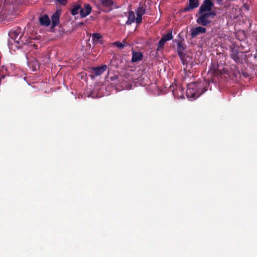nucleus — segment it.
<instances>
[{
    "instance_id": "412c9836",
    "label": "nucleus",
    "mask_w": 257,
    "mask_h": 257,
    "mask_svg": "<svg viewBox=\"0 0 257 257\" xmlns=\"http://www.w3.org/2000/svg\"><path fill=\"white\" fill-rule=\"evenodd\" d=\"M165 42H166V41H164L163 39H161L160 40V41H159L158 45V48H157L158 51H159L160 49H161L163 48Z\"/></svg>"
},
{
    "instance_id": "a211bd4d",
    "label": "nucleus",
    "mask_w": 257,
    "mask_h": 257,
    "mask_svg": "<svg viewBox=\"0 0 257 257\" xmlns=\"http://www.w3.org/2000/svg\"><path fill=\"white\" fill-rule=\"evenodd\" d=\"M81 10V7L79 5H75L73 6V8L71 10V14L72 15H76L80 13Z\"/></svg>"
},
{
    "instance_id": "393cba45",
    "label": "nucleus",
    "mask_w": 257,
    "mask_h": 257,
    "mask_svg": "<svg viewBox=\"0 0 257 257\" xmlns=\"http://www.w3.org/2000/svg\"><path fill=\"white\" fill-rule=\"evenodd\" d=\"M244 7L245 9H246L247 10H248L249 9V7L246 4H245L244 5Z\"/></svg>"
},
{
    "instance_id": "7ed1b4c3",
    "label": "nucleus",
    "mask_w": 257,
    "mask_h": 257,
    "mask_svg": "<svg viewBox=\"0 0 257 257\" xmlns=\"http://www.w3.org/2000/svg\"><path fill=\"white\" fill-rule=\"evenodd\" d=\"M182 63L184 66V70L185 72L190 71V68H192L193 65V57L192 55L188 54H183L179 53Z\"/></svg>"
},
{
    "instance_id": "6e6552de",
    "label": "nucleus",
    "mask_w": 257,
    "mask_h": 257,
    "mask_svg": "<svg viewBox=\"0 0 257 257\" xmlns=\"http://www.w3.org/2000/svg\"><path fill=\"white\" fill-rule=\"evenodd\" d=\"M136 22L140 24L142 20V16L145 13V10L143 7H140L137 10Z\"/></svg>"
},
{
    "instance_id": "9b49d317",
    "label": "nucleus",
    "mask_w": 257,
    "mask_h": 257,
    "mask_svg": "<svg viewBox=\"0 0 257 257\" xmlns=\"http://www.w3.org/2000/svg\"><path fill=\"white\" fill-rule=\"evenodd\" d=\"M92 41L95 44H102V37L99 33H94L92 35Z\"/></svg>"
},
{
    "instance_id": "6ab92c4d",
    "label": "nucleus",
    "mask_w": 257,
    "mask_h": 257,
    "mask_svg": "<svg viewBox=\"0 0 257 257\" xmlns=\"http://www.w3.org/2000/svg\"><path fill=\"white\" fill-rule=\"evenodd\" d=\"M238 54V53L237 50H232L231 51V57L235 61H237L239 60Z\"/></svg>"
},
{
    "instance_id": "1a4fd4ad",
    "label": "nucleus",
    "mask_w": 257,
    "mask_h": 257,
    "mask_svg": "<svg viewBox=\"0 0 257 257\" xmlns=\"http://www.w3.org/2000/svg\"><path fill=\"white\" fill-rule=\"evenodd\" d=\"M198 6L199 2L198 0H189V5L184 9V11H189L198 7Z\"/></svg>"
},
{
    "instance_id": "dca6fc26",
    "label": "nucleus",
    "mask_w": 257,
    "mask_h": 257,
    "mask_svg": "<svg viewBox=\"0 0 257 257\" xmlns=\"http://www.w3.org/2000/svg\"><path fill=\"white\" fill-rule=\"evenodd\" d=\"M106 65H103L100 67L94 68L93 70L96 75H99L106 70Z\"/></svg>"
},
{
    "instance_id": "b1692460",
    "label": "nucleus",
    "mask_w": 257,
    "mask_h": 257,
    "mask_svg": "<svg viewBox=\"0 0 257 257\" xmlns=\"http://www.w3.org/2000/svg\"><path fill=\"white\" fill-rule=\"evenodd\" d=\"M58 2L61 4L65 5L66 4V0H58Z\"/></svg>"
},
{
    "instance_id": "0eeeda50",
    "label": "nucleus",
    "mask_w": 257,
    "mask_h": 257,
    "mask_svg": "<svg viewBox=\"0 0 257 257\" xmlns=\"http://www.w3.org/2000/svg\"><path fill=\"white\" fill-rule=\"evenodd\" d=\"M91 11V7L88 4H85L83 8L80 11V14L82 17L88 15Z\"/></svg>"
},
{
    "instance_id": "9d476101",
    "label": "nucleus",
    "mask_w": 257,
    "mask_h": 257,
    "mask_svg": "<svg viewBox=\"0 0 257 257\" xmlns=\"http://www.w3.org/2000/svg\"><path fill=\"white\" fill-rule=\"evenodd\" d=\"M184 89L181 87H177L176 89L173 90V93L175 97H176L178 98H183L184 97Z\"/></svg>"
},
{
    "instance_id": "f8f14e48",
    "label": "nucleus",
    "mask_w": 257,
    "mask_h": 257,
    "mask_svg": "<svg viewBox=\"0 0 257 257\" xmlns=\"http://www.w3.org/2000/svg\"><path fill=\"white\" fill-rule=\"evenodd\" d=\"M60 16V13L57 11L52 16V24L53 27L57 26L59 22V18Z\"/></svg>"
},
{
    "instance_id": "f257e3e1",
    "label": "nucleus",
    "mask_w": 257,
    "mask_h": 257,
    "mask_svg": "<svg viewBox=\"0 0 257 257\" xmlns=\"http://www.w3.org/2000/svg\"><path fill=\"white\" fill-rule=\"evenodd\" d=\"M203 85L201 83H190L187 85L186 95L189 98L195 99L203 92Z\"/></svg>"
},
{
    "instance_id": "aec40b11",
    "label": "nucleus",
    "mask_w": 257,
    "mask_h": 257,
    "mask_svg": "<svg viewBox=\"0 0 257 257\" xmlns=\"http://www.w3.org/2000/svg\"><path fill=\"white\" fill-rule=\"evenodd\" d=\"M173 38L172 34L171 32H169L166 35H164L162 39H163L166 42L167 41L171 40Z\"/></svg>"
},
{
    "instance_id": "f03ea898",
    "label": "nucleus",
    "mask_w": 257,
    "mask_h": 257,
    "mask_svg": "<svg viewBox=\"0 0 257 257\" xmlns=\"http://www.w3.org/2000/svg\"><path fill=\"white\" fill-rule=\"evenodd\" d=\"M10 37L13 40L14 43L11 42V46L10 47L11 49L15 51V48L14 46H15L16 48L18 49L20 47V46L19 45L20 42L21 41V39L22 36V34H21L20 30H17L16 31H12L10 33Z\"/></svg>"
},
{
    "instance_id": "5701e85b",
    "label": "nucleus",
    "mask_w": 257,
    "mask_h": 257,
    "mask_svg": "<svg viewBox=\"0 0 257 257\" xmlns=\"http://www.w3.org/2000/svg\"><path fill=\"white\" fill-rule=\"evenodd\" d=\"M117 79H118V76L116 75L110 77V79L112 81L116 80H117Z\"/></svg>"
},
{
    "instance_id": "bb28decb",
    "label": "nucleus",
    "mask_w": 257,
    "mask_h": 257,
    "mask_svg": "<svg viewBox=\"0 0 257 257\" xmlns=\"http://www.w3.org/2000/svg\"><path fill=\"white\" fill-rule=\"evenodd\" d=\"M225 72H226V71L224 72V73H225ZM224 73V72L220 71V73Z\"/></svg>"
},
{
    "instance_id": "f3484780",
    "label": "nucleus",
    "mask_w": 257,
    "mask_h": 257,
    "mask_svg": "<svg viewBox=\"0 0 257 257\" xmlns=\"http://www.w3.org/2000/svg\"><path fill=\"white\" fill-rule=\"evenodd\" d=\"M101 4L104 6L109 10L112 9L113 3L112 0H101Z\"/></svg>"
},
{
    "instance_id": "423d86ee",
    "label": "nucleus",
    "mask_w": 257,
    "mask_h": 257,
    "mask_svg": "<svg viewBox=\"0 0 257 257\" xmlns=\"http://www.w3.org/2000/svg\"><path fill=\"white\" fill-rule=\"evenodd\" d=\"M206 31L205 28L202 27H197L191 30V35L192 37L194 38L200 34H204Z\"/></svg>"
},
{
    "instance_id": "ddd939ff",
    "label": "nucleus",
    "mask_w": 257,
    "mask_h": 257,
    "mask_svg": "<svg viewBox=\"0 0 257 257\" xmlns=\"http://www.w3.org/2000/svg\"><path fill=\"white\" fill-rule=\"evenodd\" d=\"M41 25L48 26L50 24V20L49 18L46 15L41 17L39 19Z\"/></svg>"
},
{
    "instance_id": "4be33fe9",
    "label": "nucleus",
    "mask_w": 257,
    "mask_h": 257,
    "mask_svg": "<svg viewBox=\"0 0 257 257\" xmlns=\"http://www.w3.org/2000/svg\"><path fill=\"white\" fill-rule=\"evenodd\" d=\"M126 44V43L125 42H124V43H122L119 42H115L114 43V45L115 46L120 49L123 48Z\"/></svg>"
},
{
    "instance_id": "a878e982",
    "label": "nucleus",
    "mask_w": 257,
    "mask_h": 257,
    "mask_svg": "<svg viewBox=\"0 0 257 257\" xmlns=\"http://www.w3.org/2000/svg\"><path fill=\"white\" fill-rule=\"evenodd\" d=\"M214 72H215V73H217V74H218V71H216V70H215V71H214Z\"/></svg>"
},
{
    "instance_id": "2eb2a0df",
    "label": "nucleus",
    "mask_w": 257,
    "mask_h": 257,
    "mask_svg": "<svg viewBox=\"0 0 257 257\" xmlns=\"http://www.w3.org/2000/svg\"><path fill=\"white\" fill-rule=\"evenodd\" d=\"M136 18H135V13L131 11L128 13V20L126 24L127 25H131L133 22L136 21Z\"/></svg>"
},
{
    "instance_id": "4468645a",
    "label": "nucleus",
    "mask_w": 257,
    "mask_h": 257,
    "mask_svg": "<svg viewBox=\"0 0 257 257\" xmlns=\"http://www.w3.org/2000/svg\"><path fill=\"white\" fill-rule=\"evenodd\" d=\"M143 57V55L141 52H133L132 56V61L134 62H137L142 60Z\"/></svg>"
},
{
    "instance_id": "20e7f679",
    "label": "nucleus",
    "mask_w": 257,
    "mask_h": 257,
    "mask_svg": "<svg viewBox=\"0 0 257 257\" xmlns=\"http://www.w3.org/2000/svg\"><path fill=\"white\" fill-rule=\"evenodd\" d=\"M200 14V16L198 18L196 22L198 24L203 26L209 24L211 22L210 18H213L215 15V14L212 12H204Z\"/></svg>"
},
{
    "instance_id": "39448f33",
    "label": "nucleus",
    "mask_w": 257,
    "mask_h": 257,
    "mask_svg": "<svg viewBox=\"0 0 257 257\" xmlns=\"http://www.w3.org/2000/svg\"><path fill=\"white\" fill-rule=\"evenodd\" d=\"M213 6V4L210 0H205L199 9V13L209 12Z\"/></svg>"
}]
</instances>
